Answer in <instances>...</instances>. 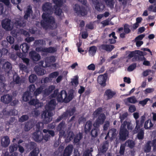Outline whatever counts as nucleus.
<instances>
[{
  "mask_svg": "<svg viewBox=\"0 0 156 156\" xmlns=\"http://www.w3.org/2000/svg\"><path fill=\"white\" fill-rule=\"evenodd\" d=\"M42 8L44 12L41 16L42 19L41 21V25L44 28L47 29L55 23V19L51 16L53 13V8L52 4L49 2L44 4Z\"/></svg>",
  "mask_w": 156,
  "mask_h": 156,
  "instance_id": "obj_1",
  "label": "nucleus"
},
{
  "mask_svg": "<svg viewBox=\"0 0 156 156\" xmlns=\"http://www.w3.org/2000/svg\"><path fill=\"white\" fill-rule=\"evenodd\" d=\"M74 97L73 92L70 93L68 95L67 93L66 90H62L59 93L58 89L55 90L54 93L50 96V98H56L58 102H64L66 103L69 102Z\"/></svg>",
  "mask_w": 156,
  "mask_h": 156,
  "instance_id": "obj_2",
  "label": "nucleus"
},
{
  "mask_svg": "<svg viewBox=\"0 0 156 156\" xmlns=\"http://www.w3.org/2000/svg\"><path fill=\"white\" fill-rule=\"evenodd\" d=\"M56 105L55 99H52L48 103V105L46 107V110L43 112L41 117L43 118V123L47 124L51 121L52 113L51 111L54 110Z\"/></svg>",
  "mask_w": 156,
  "mask_h": 156,
  "instance_id": "obj_3",
  "label": "nucleus"
},
{
  "mask_svg": "<svg viewBox=\"0 0 156 156\" xmlns=\"http://www.w3.org/2000/svg\"><path fill=\"white\" fill-rule=\"evenodd\" d=\"M133 129L131 122L125 121L120 127L119 133V139L122 141H124L128 138L129 131H131Z\"/></svg>",
  "mask_w": 156,
  "mask_h": 156,
  "instance_id": "obj_4",
  "label": "nucleus"
},
{
  "mask_svg": "<svg viewBox=\"0 0 156 156\" xmlns=\"http://www.w3.org/2000/svg\"><path fill=\"white\" fill-rule=\"evenodd\" d=\"M74 11L77 16L80 17L84 16L88 13L87 7L80 5L76 4L75 5Z\"/></svg>",
  "mask_w": 156,
  "mask_h": 156,
  "instance_id": "obj_5",
  "label": "nucleus"
},
{
  "mask_svg": "<svg viewBox=\"0 0 156 156\" xmlns=\"http://www.w3.org/2000/svg\"><path fill=\"white\" fill-rule=\"evenodd\" d=\"M145 119V116L144 115L140 117V120L138 119L136 121V126L135 129L133 131L134 134L136 133L139 129H140V128L142 127Z\"/></svg>",
  "mask_w": 156,
  "mask_h": 156,
  "instance_id": "obj_6",
  "label": "nucleus"
},
{
  "mask_svg": "<svg viewBox=\"0 0 156 156\" xmlns=\"http://www.w3.org/2000/svg\"><path fill=\"white\" fill-rule=\"evenodd\" d=\"M2 24V27L7 31L11 30L13 28V25L11 24V20L9 19L3 20Z\"/></svg>",
  "mask_w": 156,
  "mask_h": 156,
  "instance_id": "obj_7",
  "label": "nucleus"
},
{
  "mask_svg": "<svg viewBox=\"0 0 156 156\" xmlns=\"http://www.w3.org/2000/svg\"><path fill=\"white\" fill-rule=\"evenodd\" d=\"M105 119V114L103 113L100 114L93 124V126L94 127H100V125L103 124Z\"/></svg>",
  "mask_w": 156,
  "mask_h": 156,
  "instance_id": "obj_8",
  "label": "nucleus"
},
{
  "mask_svg": "<svg viewBox=\"0 0 156 156\" xmlns=\"http://www.w3.org/2000/svg\"><path fill=\"white\" fill-rule=\"evenodd\" d=\"M66 126L64 121H62L57 127V130L59 132V137H62L65 135Z\"/></svg>",
  "mask_w": 156,
  "mask_h": 156,
  "instance_id": "obj_9",
  "label": "nucleus"
},
{
  "mask_svg": "<svg viewBox=\"0 0 156 156\" xmlns=\"http://www.w3.org/2000/svg\"><path fill=\"white\" fill-rule=\"evenodd\" d=\"M32 137L35 141L40 143L43 140V134L40 131H36L33 133Z\"/></svg>",
  "mask_w": 156,
  "mask_h": 156,
  "instance_id": "obj_10",
  "label": "nucleus"
},
{
  "mask_svg": "<svg viewBox=\"0 0 156 156\" xmlns=\"http://www.w3.org/2000/svg\"><path fill=\"white\" fill-rule=\"evenodd\" d=\"M107 74H104L98 76V82L101 86L105 87L106 85V81L107 78Z\"/></svg>",
  "mask_w": 156,
  "mask_h": 156,
  "instance_id": "obj_11",
  "label": "nucleus"
},
{
  "mask_svg": "<svg viewBox=\"0 0 156 156\" xmlns=\"http://www.w3.org/2000/svg\"><path fill=\"white\" fill-rule=\"evenodd\" d=\"M95 9L99 12H101L105 8L104 5L98 0H92Z\"/></svg>",
  "mask_w": 156,
  "mask_h": 156,
  "instance_id": "obj_12",
  "label": "nucleus"
},
{
  "mask_svg": "<svg viewBox=\"0 0 156 156\" xmlns=\"http://www.w3.org/2000/svg\"><path fill=\"white\" fill-rule=\"evenodd\" d=\"M115 47L113 45L108 44H102L99 47L100 50H105L108 52H111L114 48Z\"/></svg>",
  "mask_w": 156,
  "mask_h": 156,
  "instance_id": "obj_13",
  "label": "nucleus"
},
{
  "mask_svg": "<svg viewBox=\"0 0 156 156\" xmlns=\"http://www.w3.org/2000/svg\"><path fill=\"white\" fill-rule=\"evenodd\" d=\"M29 55L31 59L34 61H38L41 59L39 54L34 51H30L29 53Z\"/></svg>",
  "mask_w": 156,
  "mask_h": 156,
  "instance_id": "obj_14",
  "label": "nucleus"
},
{
  "mask_svg": "<svg viewBox=\"0 0 156 156\" xmlns=\"http://www.w3.org/2000/svg\"><path fill=\"white\" fill-rule=\"evenodd\" d=\"M73 149V147L72 144L68 145L64 151L63 156H70Z\"/></svg>",
  "mask_w": 156,
  "mask_h": 156,
  "instance_id": "obj_15",
  "label": "nucleus"
},
{
  "mask_svg": "<svg viewBox=\"0 0 156 156\" xmlns=\"http://www.w3.org/2000/svg\"><path fill=\"white\" fill-rule=\"evenodd\" d=\"M12 96L7 94L1 98V101L3 103L5 104H8L10 103L12 100Z\"/></svg>",
  "mask_w": 156,
  "mask_h": 156,
  "instance_id": "obj_16",
  "label": "nucleus"
},
{
  "mask_svg": "<svg viewBox=\"0 0 156 156\" xmlns=\"http://www.w3.org/2000/svg\"><path fill=\"white\" fill-rule=\"evenodd\" d=\"M109 142L108 140H106L104 142L102 145L101 147L99 148V152L102 153H104L107 150L108 147Z\"/></svg>",
  "mask_w": 156,
  "mask_h": 156,
  "instance_id": "obj_17",
  "label": "nucleus"
},
{
  "mask_svg": "<svg viewBox=\"0 0 156 156\" xmlns=\"http://www.w3.org/2000/svg\"><path fill=\"white\" fill-rule=\"evenodd\" d=\"M34 70L36 74L38 76H42L45 74L44 69L43 68L39 66H35Z\"/></svg>",
  "mask_w": 156,
  "mask_h": 156,
  "instance_id": "obj_18",
  "label": "nucleus"
},
{
  "mask_svg": "<svg viewBox=\"0 0 156 156\" xmlns=\"http://www.w3.org/2000/svg\"><path fill=\"white\" fill-rule=\"evenodd\" d=\"M14 25L16 27H24L26 25V21L24 20H16L14 23Z\"/></svg>",
  "mask_w": 156,
  "mask_h": 156,
  "instance_id": "obj_19",
  "label": "nucleus"
},
{
  "mask_svg": "<svg viewBox=\"0 0 156 156\" xmlns=\"http://www.w3.org/2000/svg\"><path fill=\"white\" fill-rule=\"evenodd\" d=\"M32 13L33 11L30 5L28 6L26 10L24 12L25 14L23 16L24 19L26 20H27Z\"/></svg>",
  "mask_w": 156,
  "mask_h": 156,
  "instance_id": "obj_20",
  "label": "nucleus"
},
{
  "mask_svg": "<svg viewBox=\"0 0 156 156\" xmlns=\"http://www.w3.org/2000/svg\"><path fill=\"white\" fill-rule=\"evenodd\" d=\"M55 61V57L54 56L47 57L45 60V62L46 63V67H49L51 63L54 62Z\"/></svg>",
  "mask_w": 156,
  "mask_h": 156,
  "instance_id": "obj_21",
  "label": "nucleus"
},
{
  "mask_svg": "<svg viewBox=\"0 0 156 156\" xmlns=\"http://www.w3.org/2000/svg\"><path fill=\"white\" fill-rule=\"evenodd\" d=\"M92 127V123L90 120L87 121L84 126V132L86 134L90 131Z\"/></svg>",
  "mask_w": 156,
  "mask_h": 156,
  "instance_id": "obj_22",
  "label": "nucleus"
},
{
  "mask_svg": "<svg viewBox=\"0 0 156 156\" xmlns=\"http://www.w3.org/2000/svg\"><path fill=\"white\" fill-rule=\"evenodd\" d=\"M32 94L29 91L25 92L22 97L23 100L25 101H27L31 99L32 97Z\"/></svg>",
  "mask_w": 156,
  "mask_h": 156,
  "instance_id": "obj_23",
  "label": "nucleus"
},
{
  "mask_svg": "<svg viewBox=\"0 0 156 156\" xmlns=\"http://www.w3.org/2000/svg\"><path fill=\"white\" fill-rule=\"evenodd\" d=\"M94 127L90 132V135L92 137L95 138L98 136V133H99V127Z\"/></svg>",
  "mask_w": 156,
  "mask_h": 156,
  "instance_id": "obj_24",
  "label": "nucleus"
},
{
  "mask_svg": "<svg viewBox=\"0 0 156 156\" xmlns=\"http://www.w3.org/2000/svg\"><path fill=\"white\" fill-rule=\"evenodd\" d=\"M3 139L4 140H2L1 142L2 145L4 147H7L10 142L9 137L8 136H5L4 137Z\"/></svg>",
  "mask_w": 156,
  "mask_h": 156,
  "instance_id": "obj_25",
  "label": "nucleus"
},
{
  "mask_svg": "<svg viewBox=\"0 0 156 156\" xmlns=\"http://www.w3.org/2000/svg\"><path fill=\"white\" fill-rule=\"evenodd\" d=\"M115 94L116 93L115 92L108 89L105 91V95L107 96L108 99H110L112 98Z\"/></svg>",
  "mask_w": 156,
  "mask_h": 156,
  "instance_id": "obj_26",
  "label": "nucleus"
},
{
  "mask_svg": "<svg viewBox=\"0 0 156 156\" xmlns=\"http://www.w3.org/2000/svg\"><path fill=\"white\" fill-rule=\"evenodd\" d=\"M26 148L28 150H33L35 148H37V144L33 142H31L26 144Z\"/></svg>",
  "mask_w": 156,
  "mask_h": 156,
  "instance_id": "obj_27",
  "label": "nucleus"
},
{
  "mask_svg": "<svg viewBox=\"0 0 156 156\" xmlns=\"http://www.w3.org/2000/svg\"><path fill=\"white\" fill-rule=\"evenodd\" d=\"M137 133V137L139 140H141L144 139V133L143 128H141L140 129H139Z\"/></svg>",
  "mask_w": 156,
  "mask_h": 156,
  "instance_id": "obj_28",
  "label": "nucleus"
},
{
  "mask_svg": "<svg viewBox=\"0 0 156 156\" xmlns=\"http://www.w3.org/2000/svg\"><path fill=\"white\" fill-rule=\"evenodd\" d=\"M2 68L5 69L6 72L9 73L12 69L11 64L9 62H7L3 65Z\"/></svg>",
  "mask_w": 156,
  "mask_h": 156,
  "instance_id": "obj_29",
  "label": "nucleus"
},
{
  "mask_svg": "<svg viewBox=\"0 0 156 156\" xmlns=\"http://www.w3.org/2000/svg\"><path fill=\"white\" fill-rule=\"evenodd\" d=\"M82 137V133H81L79 132L78 133L76 134L74 137L73 140V143L76 144L79 143Z\"/></svg>",
  "mask_w": 156,
  "mask_h": 156,
  "instance_id": "obj_30",
  "label": "nucleus"
},
{
  "mask_svg": "<svg viewBox=\"0 0 156 156\" xmlns=\"http://www.w3.org/2000/svg\"><path fill=\"white\" fill-rule=\"evenodd\" d=\"M13 80L15 84H21L22 83H24V80L23 79H21L18 75L16 76L15 77H14Z\"/></svg>",
  "mask_w": 156,
  "mask_h": 156,
  "instance_id": "obj_31",
  "label": "nucleus"
},
{
  "mask_svg": "<svg viewBox=\"0 0 156 156\" xmlns=\"http://www.w3.org/2000/svg\"><path fill=\"white\" fill-rule=\"evenodd\" d=\"M20 48L22 49L23 52L26 53L29 50L30 46L26 43H23L20 45Z\"/></svg>",
  "mask_w": 156,
  "mask_h": 156,
  "instance_id": "obj_32",
  "label": "nucleus"
},
{
  "mask_svg": "<svg viewBox=\"0 0 156 156\" xmlns=\"http://www.w3.org/2000/svg\"><path fill=\"white\" fill-rule=\"evenodd\" d=\"M137 102V101L134 96H132L127 98L126 99V103H129L135 104Z\"/></svg>",
  "mask_w": 156,
  "mask_h": 156,
  "instance_id": "obj_33",
  "label": "nucleus"
},
{
  "mask_svg": "<svg viewBox=\"0 0 156 156\" xmlns=\"http://www.w3.org/2000/svg\"><path fill=\"white\" fill-rule=\"evenodd\" d=\"M153 126V124L149 119L146 121L144 123V127L146 129H150Z\"/></svg>",
  "mask_w": 156,
  "mask_h": 156,
  "instance_id": "obj_34",
  "label": "nucleus"
},
{
  "mask_svg": "<svg viewBox=\"0 0 156 156\" xmlns=\"http://www.w3.org/2000/svg\"><path fill=\"white\" fill-rule=\"evenodd\" d=\"M42 51L45 52L53 53L55 52L56 50L54 47H50L48 48L43 49Z\"/></svg>",
  "mask_w": 156,
  "mask_h": 156,
  "instance_id": "obj_35",
  "label": "nucleus"
},
{
  "mask_svg": "<svg viewBox=\"0 0 156 156\" xmlns=\"http://www.w3.org/2000/svg\"><path fill=\"white\" fill-rule=\"evenodd\" d=\"M74 134L73 132L69 131L68 134L66 138V142H69L74 138Z\"/></svg>",
  "mask_w": 156,
  "mask_h": 156,
  "instance_id": "obj_36",
  "label": "nucleus"
},
{
  "mask_svg": "<svg viewBox=\"0 0 156 156\" xmlns=\"http://www.w3.org/2000/svg\"><path fill=\"white\" fill-rule=\"evenodd\" d=\"M151 141H148L144 147V150L145 152L148 153L150 152L151 150Z\"/></svg>",
  "mask_w": 156,
  "mask_h": 156,
  "instance_id": "obj_37",
  "label": "nucleus"
},
{
  "mask_svg": "<svg viewBox=\"0 0 156 156\" xmlns=\"http://www.w3.org/2000/svg\"><path fill=\"white\" fill-rule=\"evenodd\" d=\"M97 50V48L96 46H91L90 47L89 53L92 56H93L95 54Z\"/></svg>",
  "mask_w": 156,
  "mask_h": 156,
  "instance_id": "obj_38",
  "label": "nucleus"
},
{
  "mask_svg": "<svg viewBox=\"0 0 156 156\" xmlns=\"http://www.w3.org/2000/svg\"><path fill=\"white\" fill-rule=\"evenodd\" d=\"M39 152L38 148H35L30 152L29 156H37Z\"/></svg>",
  "mask_w": 156,
  "mask_h": 156,
  "instance_id": "obj_39",
  "label": "nucleus"
},
{
  "mask_svg": "<svg viewBox=\"0 0 156 156\" xmlns=\"http://www.w3.org/2000/svg\"><path fill=\"white\" fill-rule=\"evenodd\" d=\"M60 7H54L53 10L55 11V14L58 16H60L61 15L62 10L60 8Z\"/></svg>",
  "mask_w": 156,
  "mask_h": 156,
  "instance_id": "obj_40",
  "label": "nucleus"
},
{
  "mask_svg": "<svg viewBox=\"0 0 156 156\" xmlns=\"http://www.w3.org/2000/svg\"><path fill=\"white\" fill-rule=\"evenodd\" d=\"M34 44L36 45H41L43 46L44 44H45V41L43 40V39H39L36 40Z\"/></svg>",
  "mask_w": 156,
  "mask_h": 156,
  "instance_id": "obj_41",
  "label": "nucleus"
},
{
  "mask_svg": "<svg viewBox=\"0 0 156 156\" xmlns=\"http://www.w3.org/2000/svg\"><path fill=\"white\" fill-rule=\"evenodd\" d=\"M53 3L55 4L54 7H61L63 5V0H52Z\"/></svg>",
  "mask_w": 156,
  "mask_h": 156,
  "instance_id": "obj_42",
  "label": "nucleus"
},
{
  "mask_svg": "<svg viewBox=\"0 0 156 156\" xmlns=\"http://www.w3.org/2000/svg\"><path fill=\"white\" fill-rule=\"evenodd\" d=\"M116 131V129L114 128H112L109 130L110 133L111 134L112 136L111 137V139L113 140L115 138L117 135Z\"/></svg>",
  "mask_w": 156,
  "mask_h": 156,
  "instance_id": "obj_43",
  "label": "nucleus"
},
{
  "mask_svg": "<svg viewBox=\"0 0 156 156\" xmlns=\"http://www.w3.org/2000/svg\"><path fill=\"white\" fill-rule=\"evenodd\" d=\"M18 147V145L16 144H11L9 147V151L11 153H12L16 151Z\"/></svg>",
  "mask_w": 156,
  "mask_h": 156,
  "instance_id": "obj_44",
  "label": "nucleus"
},
{
  "mask_svg": "<svg viewBox=\"0 0 156 156\" xmlns=\"http://www.w3.org/2000/svg\"><path fill=\"white\" fill-rule=\"evenodd\" d=\"M37 79V76L34 74H31L29 77V81L31 83H34L36 80Z\"/></svg>",
  "mask_w": 156,
  "mask_h": 156,
  "instance_id": "obj_45",
  "label": "nucleus"
},
{
  "mask_svg": "<svg viewBox=\"0 0 156 156\" xmlns=\"http://www.w3.org/2000/svg\"><path fill=\"white\" fill-rule=\"evenodd\" d=\"M20 68L22 72H28V69L27 66L23 64H20L19 65Z\"/></svg>",
  "mask_w": 156,
  "mask_h": 156,
  "instance_id": "obj_46",
  "label": "nucleus"
},
{
  "mask_svg": "<svg viewBox=\"0 0 156 156\" xmlns=\"http://www.w3.org/2000/svg\"><path fill=\"white\" fill-rule=\"evenodd\" d=\"M128 114L127 112H125L122 114L120 115L119 118L120 119V122L121 123H123V120L126 119L128 116Z\"/></svg>",
  "mask_w": 156,
  "mask_h": 156,
  "instance_id": "obj_47",
  "label": "nucleus"
},
{
  "mask_svg": "<svg viewBox=\"0 0 156 156\" xmlns=\"http://www.w3.org/2000/svg\"><path fill=\"white\" fill-rule=\"evenodd\" d=\"M126 144H127V146L130 148H133L135 145V144L133 141L131 140H128L126 141Z\"/></svg>",
  "mask_w": 156,
  "mask_h": 156,
  "instance_id": "obj_48",
  "label": "nucleus"
},
{
  "mask_svg": "<svg viewBox=\"0 0 156 156\" xmlns=\"http://www.w3.org/2000/svg\"><path fill=\"white\" fill-rule=\"evenodd\" d=\"M43 132L44 133H48V134L52 137H53L55 135L54 131L52 130L44 129H43Z\"/></svg>",
  "mask_w": 156,
  "mask_h": 156,
  "instance_id": "obj_49",
  "label": "nucleus"
},
{
  "mask_svg": "<svg viewBox=\"0 0 156 156\" xmlns=\"http://www.w3.org/2000/svg\"><path fill=\"white\" fill-rule=\"evenodd\" d=\"M145 58L144 56H140L138 55H135L134 58L132 59L133 61H135V60L143 61L145 59Z\"/></svg>",
  "mask_w": 156,
  "mask_h": 156,
  "instance_id": "obj_50",
  "label": "nucleus"
},
{
  "mask_svg": "<svg viewBox=\"0 0 156 156\" xmlns=\"http://www.w3.org/2000/svg\"><path fill=\"white\" fill-rule=\"evenodd\" d=\"M124 32L126 34H128L131 32L130 26L127 24H125L124 25Z\"/></svg>",
  "mask_w": 156,
  "mask_h": 156,
  "instance_id": "obj_51",
  "label": "nucleus"
},
{
  "mask_svg": "<svg viewBox=\"0 0 156 156\" xmlns=\"http://www.w3.org/2000/svg\"><path fill=\"white\" fill-rule=\"evenodd\" d=\"M102 111V108L101 107H99L96 109L94 112L93 115L95 117H97L100 114V113Z\"/></svg>",
  "mask_w": 156,
  "mask_h": 156,
  "instance_id": "obj_52",
  "label": "nucleus"
},
{
  "mask_svg": "<svg viewBox=\"0 0 156 156\" xmlns=\"http://www.w3.org/2000/svg\"><path fill=\"white\" fill-rule=\"evenodd\" d=\"M29 118V116L27 115H22L19 119L20 122H23L28 120Z\"/></svg>",
  "mask_w": 156,
  "mask_h": 156,
  "instance_id": "obj_53",
  "label": "nucleus"
},
{
  "mask_svg": "<svg viewBox=\"0 0 156 156\" xmlns=\"http://www.w3.org/2000/svg\"><path fill=\"white\" fill-rule=\"evenodd\" d=\"M55 87L54 85H50L49 86L48 88L46 90L45 92L48 95L52 91L54 90Z\"/></svg>",
  "mask_w": 156,
  "mask_h": 156,
  "instance_id": "obj_54",
  "label": "nucleus"
},
{
  "mask_svg": "<svg viewBox=\"0 0 156 156\" xmlns=\"http://www.w3.org/2000/svg\"><path fill=\"white\" fill-rule=\"evenodd\" d=\"M32 128L30 123L29 122H26L25 124L24 129L25 131H28L29 130Z\"/></svg>",
  "mask_w": 156,
  "mask_h": 156,
  "instance_id": "obj_55",
  "label": "nucleus"
},
{
  "mask_svg": "<svg viewBox=\"0 0 156 156\" xmlns=\"http://www.w3.org/2000/svg\"><path fill=\"white\" fill-rule=\"evenodd\" d=\"M39 101L37 99H31L29 102V103L31 105L35 106L36 105L38 104Z\"/></svg>",
  "mask_w": 156,
  "mask_h": 156,
  "instance_id": "obj_56",
  "label": "nucleus"
},
{
  "mask_svg": "<svg viewBox=\"0 0 156 156\" xmlns=\"http://www.w3.org/2000/svg\"><path fill=\"white\" fill-rule=\"evenodd\" d=\"M136 63H133L129 66L127 68V70L129 72L133 71L136 67Z\"/></svg>",
  "mask_w": 156,
  "mask_h": 156,
  "instance_id": "obj_57",
  "label": "nucleus"
},
{
  "mask_svg": "<svg viewBox=\"0 0 156 156\" xmlns=\"http://www.w3.org/2000/svg\"><path fill=\"white\" fill-rule=\"evenodd\" d=\"M150 100V99L149 98H146L143 100L139 101V104L141 105L142 106H144L147 104L148 101Z\"/></svg>",
  "mask_w": 156,
  "mask_h": 156,
  "instance_id": "obj_58",
  "label": "nucleus"
},
{
  "mask_svg": "<svg viewBox=\"0 0 156 156\" xmlns=\"http://www.w3.org/2000/svg\"><path fill=\"white\" fill-rule=\"evenodd\" d=\"M6 40L7 41L11 44H13L15 41V40L13 37L10 35L7 37Z\"/></svg>",
  "mask_w": 156,
  "mask_h": 156,
  "instance_id": "obj_59",
  "label": "nucleus"
},
{
  "mask_svg": "<svg viewBox=\"0 0 156 156\" xmlns=\"http://www.w3.org/2000/svg\"><path fill=\"white\" fill-rule=\"evenodd\" d=\"M125 146L124 144H121L120 146L119 153L120 155H123L125 151Z\"/></svg>",
  "mask_w": 156,
  "mask_h": 156,
  "instance_id": "obj_60",
  "label": "nucleus"
},
{
  "mask_svg": "<svg viewBox=\"0 0 156 156\" xmlns=\"http://www.w3.org/2000/svg\"><path fill=\"white\" fill-rule=\"evenodd\" d=\"M58 75V71H55L50 73L49 75V76L50 77H51V78H55Z\"/></svg>",
  "mask_w": 156,
  "mask_h": 156,
  "instance_id": "obj_61",
  "label": "nucleus"
},
{
  "mask_svg": "<svg viewBox=\"0 0 156 156\" xmlns=\"http://www.w3.org/2000/svg\"><path fill=\"white\" fill-rule=\"evenodd\" d=\"M42 91V89L41 87H39L36 89L34 92V95L35 96H37L41 93Z\"/></svg>",
  "mask_w": 156,
  "mask_h": 156,
  "instance_id": "obj_62",
  "label": "nucleus"
},
{
  "mask_svg": "<svg viewBox=\"0 0 156 156\" xmlns=\"http://www.w3.org/2000/svg\"><path fill=\"white\" fill-rule=\"evenodd\" d=\"M110 126V122L109 121H106L105 122L103 127V130L106 131Z\"/></svg>",
  "mask_w": 156,
  "mask_h": 156,
  "instance_id": "obj_63",
  "label": "nucleus"
},
{
  "mask_svg": "<svg viewBox=\"0 0 156 156\" xmlns=\"http://www.w3.org/2000/svg\"><path fill=\"white\" fill-rule=\"evenodd\" d=\"M66 111L67 112L68 115L71 116L74 114L76 111V109L74 108H72L70 110H67Z\"/></svg>",
  "mask_w": 156,
  "mask_h": 156,
  "instance_id": "obj_64",
  "label": "nucleus"
}]
</instances>
